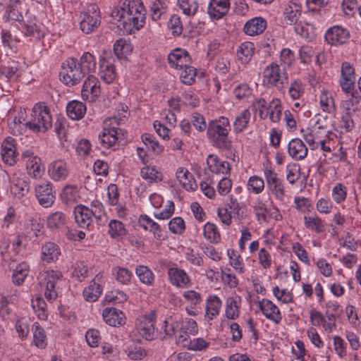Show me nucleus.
Returning <instances> with one entry per match:
<instances>
[{
	"mask_svg": "<svg viewBox=\"0 0 361 361\" xmlns=\"http://www.w3.org/2000/svg\"><path fill=\"white\" fill-rule=\"evenodd\" d=\"M111 17L121 22L126 31L132 32L144 25L145 9L140 0H123L112 11Z\"/></svg>",
	"mask_w": 361,
	"mask_h": 361,
	"instance_id": "obj_1",
	"label": "nucleus"
},
{
	"mask_svg": "<svg viewBox=\"0 0 361 361\" xmlns=\"http://www.w3.org/2000/svg\"><path fill=\"white\" fill-rule=\"evenodd\" d=\"M231 125L228 118L220 116L208 123L207 135L212 145L221 150L231 149V141L228 137Z\"/></svg>",
	"mask_w": 361,
	"mask_h": 361,
	"instance_id": "obj_2",
	"label": "nucleus"
},
{
	"mask_svg": "<svg viewBox=\"0 0 361 361\" xmlns=\"http://www.w3.org/2000/svg\"><path fill=\"white\" fill-rule=\"evenodd\" d=\"M128 113L123 111V115L114 116L104 120L103 130L98 135L101 147L104 149L114 147L120 139L121 129L118 126L126 121Z\"/></svg>",
	"mask_w": 361,
	"mask_h": 361,
	"instance_id": "obj_3",
	"label": "nucleus"
},
{
	"mask_svg": "<svg viewBox=\"0 0 361 361\" xmlns=\"http://www.w3.org/2000/svg\"><path fill=\"white\" fill-rule=\"evenodd\" d=\"M263 171L268 195L274 197L279 202V205L286 207L289 197L286 189L284 180L271 166L265 167Z\"/></svg>",
	"mask_w": 361,
	"mask_h": 361,
	"instance_id": "obj_4",
	"label": "nucleus"
},
{
	"mask_svg": "<svg viewBox=\"0 0 361 361\" xmlns=\"http://www.w3.org/2000/svg\"><path fill=\"white\" fill-rule=\"evenodd\" d=\"M62 277L60 271L52 269L42 270L39 273L38 283L44 291V295L47 301L51 302L58 298Z\"/></svg>",
	"mask_w": 361,
	"mask_h": 361,
	"instance_id": "obj_5",
	"label": "nucleus"
},
{
	"mask_svg": "<svg viewBox=\"0 0 361 361\" xmlns=\"http://www.w3.org/2000/svg\"><path fill=\"white\" fill-rule=\"evenodd\" d=\"M262 82L267 87L276 88L280 92H283L288 85V75L285 68L272 62L264 68Z\"/></svg>",
	"mask_w": 361,
	"mask_h": 361,
	"instance_id": "obj_6",
	"label": "nucleus"
},
{
	"mask_svg": "<svg viewBox=\"0 0 361 361\" xmlns=\"http://www.w3.org/2000/svg\"><path fill=\"white\" fill-rule=\"evenodd\" d=\"M52 126V117L47 106L42 104H35L31 113L29 121L25 126L33 132H45Z\"/></svg>",
	"mask_w": 361,
	"mask_h": 361,
	"instance_id": "obj_7",
	"label": "nucleus"
},
{
	"mask_svg": "<svg viewBox=\"0 0 361 361\" xmlns=\"http://www.w3.org/2000/svg\"><path fill=\"white\" fill-rule=\"evenodd\" d=\"M59 75L65 85L71 87L78 84L86 75L78 65V60L71 58L63 63Z\"/></svg>",
	"mask_w": 361,
	"mask_h": 361,
	"instance_id": "obj_8",
	"label": "nucleus"
},
{
	"mask_svg": "<svg viewBox=\"0 0 361 361\" xmlns=\"http://www.w3.org/2000/svg\"><path fill=\"white\" fill-rule=\"evenodd\" d=\"M21 159L25 164L27 173L30 178L37 180L42 176L44 169L42 165V160L32 150L23 151Z\"/></svg>",
	"mask_w": 361,
	"mask_h": 361,
	"instance_id": "obj_9",
	"label": "nucleus"
},
{
	"mask_svg": "<svg viewBox=\"0 0 361 361\" xmlns=\"http://www.w3.org/2000/svg\"><path fill=\"white\" fill-rule=\"evenodd\" d=\"M35 194L39 204L44 208L51 207L56 200L53 184L43 180L35 185Z\"/></svg>",
	"mask_w": 361,
	"mask_h": 361,
	"instance_id": "obj_10",
	"label": "nucleus"
},
{
	"mask_svg": "<svg viewBox=\"0 0 361 361\" xmlns=\"http://www.w3.org/2000/svg\"><path fill=\"white\" fill-rule=\"evenodd\" d=\"M101 23L99 8L95 4L87 6L82 13V19L80 23L81 30L89 34L98 27Z\"/></svg>",
	"mask_w": 361,
	"mask_h": 361,
	"instance_id": "obj_11",
	"label": "nucleus"
},
{
	"mask_svg": "<svg viewBox=\"0 0 361 361\" xmlns=\"http://www.w3.org/2000/svg\"><path fill=\"white\" fill-rule=\"evenodd\" d=\"M156 321V312L152 311L148 314L141 316L136 323L138 334L145 339L152 341L155 337L154 323Z\"/></svg>",
	"mask_w": 361,
	"mask_h": 361,
	"instance_id": "obj_12",
	"label": "nucleus"
},
{
	"mask_svg": "<svg viewBox=\"0 0 361 361\" xmlns=\"http://www.w3.org/2000/svg\"><path fill=\"white\" fill-rule=\"evenodd\" d=\"M49 177L55 182L63 181L70 174L68 164L62 159H57L51 161L47 166Z\"/></svg>",
	"mask_w": 361,
	"mask_h": 361,
	"instance_id": "obj_13",
	"label": "nucleus"
},
{
	"mask_svg": "<svg viewBox=\"0 0 361 361\" xmlns=\"http://www.w3.org/2000/svg\"><path fill=\"white\" fill-rule=\"evenodd\" d=\"M167 274L170 283L180 288H188L192 286V282L190 276L182 269H179L176 264L169 267Z\"/></svg>",
	"mask_w": 361,
	"mask_h": 361,
	"instance_id": "obj_14",
	"label": "nucleus"
},
{
	"mask_svg": "<svg viewBox=\"0 0 361 361\" xmlns=\"http://www.w3.org/2000/svg\"><path fill=\"white\" fill-rule=\"evenodd\" d=\"M1 156L3 162L9 166L16 164L18 152L16 149V141L13 137L8 136L4 138L1 143Z\"/></svg>",
	"mask_w": 361,
	"mask_h": 361,
	"instance_id": "obj_15",
	"label": "nucleus"
},
{
	"mask_svg": "<svg viewBox=\"0 0 361 361\" xmlns=\"http://www.w3.org/2000/svg\"><path fill=\"white\" fill-rule=\"evenodd\" d=\"M350 37V31L339 25L329 28L324 35L326 42L331 46L342 45L348 40Z\"/></svg>",
	"mask_w": 361,
	"mask_h": 361,
	"instance_id": "obj_16",
	"label": "nucleus"
},
{
	"mask_svg": "<svg viewBox=\"0 0 361 361\" xmlns=\"http://www.w3.org/2000/svg\"><path fill=\"white\" fill-rule=\"evenodd\" d=\"M355 69L348 62H343L341 65V78L339 85L345 93H350L355 90Z\"/></svg>",
	"mask_w": 361,
	"mask_h": 361,
	"instance_id": "obj_17",
	"label": "nucleus"
},
{
	"mask_svg": "<svg viewBox=\"0 0 361 361\" xmlns=\"http://www.w3.org/2000/svg\"><path fill=\"white\" fill-rule=\"evenodd\" d=\"M100 94V85L98 79L90 74L85 80L81 90V95L83 99L93 102Z\"/></svg>",
	"mask_w": 361,
	"mask_h": 361,
	"instance_id": "obj_18",
	"label": "nucleus"
},
{
	"mask_svg": "<svg viewBox=\"0 0 361 361\" xmlns=\"http://www.w3.org/2000/svg\"><path fill=\"white\" fill-rule=\"evenodd\" d=\"M169 66L175 69H182L186 65L191 64L192 59L189 53L183 49L177 48L168 55Z\"/></svg>",
	"mask_w": 361,
	"mask_h": 361,
	"instance_id": "obj_19",
	"label": "nucleus"
},
{
	"mask_svg": "<svg viewBox=\"0 0 361 361\" xmlns=\"http://www.w3.org/2000/svg\"><path fill=\"white\" fill-rule=\"evenodd\" d=\"M259 307L264 317L275 324H279L282 320L279 308L271 300L262 299L259 302Z\"/></svg>",
	"mask_w": 361,
	"mask_h": 361,
	"instance_id": "obj_20",
	"label": "nucleus"
},
{
	"mask_svg": "<svg viewBox=\"0 0 361 361\" xmlns=\"http://www.w3.org/2000/svg\"><path fill=\"white\" fill-rule=\"evenodd\" d=\"M230 8V0H210L207 13L214 20H219L226 16Z\"/></svg>",
	"mask_w": 361,
	"mask_h": 361,
	"instance_id": "obj_21",
	"label": "nucleus"
},
{
	"mask_svg": "<svg viewBox=\"0 0 361 361\" xmlns=\"http://www.w3.org/2000/svg\"><path fill=\"white\" fill-rule=\"evenodd\" d=\"M267 26V20L264 18L255 17L246 21L243 30L248 36H257L264 32Z\"/></svg>",
	"mask_w": 361,
	"mask_h": 361,
	"instance_id": "obj_22",
	"label": "nucleus"
},
{
	"mask_svg": "<svg viewBox=\"0 0 361 361\" xmlns=\"http://www.w3.org/2000/svg\"><path fill=\"white\" fill-rule=\"evenodd\" d=\"M22 74L20 64L18 61H8L0 66V79L16 80Z\"/></svg>",
	"mask_w": 361,
	"mask_h": 361,
	"instance_id": "obj_23",
	"label": "nucleus"
},
{
	"mask_svg": "<svg viewBox=\"0 0 361 361\" xmlns=\"http://www.w3.org/2000/svg\"><path fill=\"white\" fill-rule=\"evenodd\" d=\"M74 216L75 222L80 228H87L93 221V213L89 210V207L79 204L74 208Z\"/></svg>",
	"mask_w": 361,
	"mask_h": 361,
	"instance_id": "obj_24",
	"label": "nucleus"
},
{
	"mask_svg": "<svg viewBox=\"0 0 361 361\" xmlns=\"http://www.w3.org/2000/svg\"><path fill=\"white\" fill-rule=\"evenodd\" d=\"M181 324V317L178 314L168 315L161 327L164 334V338H172L176 333L180 330Z\"/></svg>",
	"mask_w": 361,
	"mask_h": 361,
	"instance_id": "obj_25",
	"label": "nucleus"
},
{
	"mask_svg": "<svg viewBox=\"0 0 361 361\" xmlns=\"http://www.w3.org/2000/svg\"><path fill=\"white\" fill-rule=\"evenodd\" d=\"M102 317L104 322L111 326H118L125 324L126 317L122 311L115 307H106Z\"/></svg>",
	"mask_w": 361,
	"mask_h": 361,
	"instance_id": "obj_26",
	"label": "nucleus"
},
{
	"mask_svg": "<svg viewBox=\"0 0 361 361\" xmlns=\"http://www.w3.org/2000/svg\"><path fill=\"white\" fill-rule=\"evenodd\" d=\"M102 275L99 274L96 275L90 281L89 286L84 288L82 295L84 299L87 302L96 301L102 293V287L99 284Z\"/></svg>",
	"mask_w": 361,
	"mask_h": 361,
	"instance_id": "obj_27",
	"label": "nucleus"
},
{
	"mask_svg": "<svg viewBox=\"0 0 361 361\" xmlns=\"http://www.w3.org/2000/svg\"><path fill=\"white\" fill-rule=\"evenodd\" d=\"M222 306V302L220 298L215 295H210L206 300L204 319L209 322L216 317L220 312Z\"/></svg>",
	"mask_w": 361,
	"mask_h": 361,
	"instance_id": "obj_28",
	"label": "nucleus"
},
{
	"mask_svg": "<svg viewBox=\"0 0 361 361\" xmlns=\"http://www.w3.org/2000/svg\"><path fill=\"white\" fill-rule=\"evenodd\" d=\"M288 154L295 160H302L306 157L308 149L299 138L292 139L288 145Z\"/></svg>",
	"mask_w": 361,
	"mask_h": 361,
	"instance_id": "obj_29",
	"label": "nucleus"
},
{
	"mask_svg": "<svg viewBox=\"0 0 361 361\" xmlns=\"http://www.w3.org/2000/svg\"><path fill=\"white\" fill-rule=\"evenodd\" d=\"M138 223L140 227L145 231L153 233L154 238L161 240L165 238L160 226L146 214L140 215Z\"/></svg>",
	"mask_w": 361,
	"mask_h": 361,
	"instance_id": "obj_30",
	"label": "nucleus"
},
{
	"mask_svg": "<svg viewBox=\"0 0 361 361\" xmlns=\"http://www.w3.org/2000/svg\"><path fill=\"white\" fill-rule=\"evenodd\" d=\"M101 79L107 84L112 83L116 78L115 66L111 59H102L99 61Z\"/></svg>",
	"mask_w": 361,
	"mask_h": 361,
	"instance_id": "obj_31",
	"label": "nucleus"
},
{
	"mask_svg": "<svg viewBox=\"0 0 361 361\" xmlns=\"http://www.w3.org/2000/svg\"><path fill=\"white\" fill-rule=\"evenodd\" d=\"M11 190L18 198L24 197L30 190V181L25 176L14 175L11 178Z\"/></svg>",
	"mask_w": 361,
	"mask_h": 361,
	"instance_id": "obj_32",
	"label": "nucleus"
},
{
	"mask_svg": "<svg viewBox=\"0 0 361 361\" xmlns=\"http://www.w3.org/2000/svg\"><path fill=\"white\" fill-rule=\"evenodd\" d=\"M176 178L184 189L188 191H195L197 188V184L188 169L180 167L176 173Z\"/></svg>",
	"mask_w": 361,
	"mask_h": 361,
	"instance_id": "obj_33",
	"label": "nucleus"
},
{
	"mask_svg": "<svg viewBox=\"0 0 361 361\" xmlns=\"http://www.w3.org/2000/svg\"><path fill=\"white\" fill-rule=\"evenodd\" d=\"M61 255V250L56 243L47 242L41 247V259L47 263L56 261Z\"/></svg>",
	"mask_w": 361,
	"mask_h": 361,
	"instance_id": "obj_34",
	"label": "nucleus"
},
{
	"mask_svg": "<svg viewBox=\"0 0 361 361\" xmlns=\"http://www.w3.org/2000/svg\"><path fill=\"white\" fill-rule=\"evenodd\" d=\"M207 164L209 171L214 173L227 174L230 171L228 162L220 160V159L214 154H209L207 157Z\"/></svg>",
	"mask_w": 361,
	"mask_h": 361,
	"instance_id": "obj_35",
	"label": "nucleus"
},
{
	"mask_svg": "<svg viewBox=\"0 0 361 361\" xmlns=\"http://www.w3.org/2000/svg\"><path fill=\"white\" fill-rule=\"evenodd\" d=\"M86 105L82 102L73 100L66 106L67 116L72 120H80L82 118L86 113Z\"/></svg>",
	"mask_w": 361,
	"mask_h": 361,
	"instance_id": "obj_36",
	"label": "nucleus"
},
{
	"mask_svg": "<svg viewBox=\"0 0 361 361\" xmlns=\"http://www.w3.org/2000/svg\"><path fill=\"white\" fill-rule=\"evenodd\" d=\"M141 177L149 183L163 180V173L156 166H145L140 169Z\"/></svg>",
	"mask_w": 361,
	"mask_h": 361,
	"instance_id": "obj_37",
	"label": "nucleus"
},
{
	"mask_svg": "<svg viewBox=\"0 0 361 361\" xmlns=\"http://www.w3.org/2000/svg\"><path fill=\"white\" fill-rule=\"evenodd\" d=\"M301 15V6L295 2H290L284 8L283 17L286 24L293 25L298 22Z\"/></svg>",
	"mask_w": 361,
	"mask_h": 361,
	"instance_id": "obj_38",
	"label": "nucleus"
},
{
	"mask_svg": "<svg viewBox=\"0 0 361 361\" xmlns=\"http://www.w3.org/2000/svg\"><path fill=\"white\" fill-rule=\"evenodd\" d=\"M240 298L238 295L226 298L225 315L229 319H235L240 314Z\"/></svg>",
	"mask_w": 361,
	"mask_h": 361,
	"instance_id": "obj_39",
	"label": "nucleus"
},
{
	"mask_svg": "<svg viewBox=\"0 0 361 361\" xmlns=\"http://www.w3.org/2000/svg\"><path fill=\"white\" fill-rule=\"evenodd\" d=\"M255 45L250 42H244L240 44L237 49V57L242 64L248 63L254 54Z\"/></svg>",
	"mask_w": 361,
	"mask_h": 361,
	"instance_id": "obj_40",
	"label": "nucleus"
},
{
	"mask_svg": "<svg viewBox=\"0 0 361 361\" xmlns=\"http://www.w3.org/2000/svg\"><path fill=\"white\" fill-rule=\"evenodd\" d=\"M349 94H350V97L341 102V107L344 111L355 114L360 110L358 104L361 102V94L355 90Z\"/></svg>",
	"mask_w": 361,
	"mask_h": 361,
	"instance_id": "obj_41",
	"label": "nucleus"
},
{
	"mask_svg": "<svg viewBox=\"0 0 361 361\" xmlns=\"http://www.w3.org/2000/svg\"><path fill=\"white\" fill-rule=\"evenodd\" d=\"M30 272V265L27 262L19 263L13 269L12 281L15 285H22Z\"/></svg>",
	"mask_w": 361,
	"mask_h": 361,
	"instance_id": "obj_42",
	"label": "nucleus"
},
{
	"mask_svg": "<svg viewBox=\"0 0 361 361\" xmlns=\"http://www.w3.org/2000/svg\"><path fill=\"white\" fill-rule=\"evenodd\" d=\"M33 334V343L39 348L44 349L47 345V338L44 329L38 322H34L32 326Z\"/></svg>",
	"mask_w": 361,
	"mask_h": 361,
	"instance_id": "obj_43",
	"label": "nucleus"
},
{
	"mask_svg": "<svg viewBox=\"0 0 361 361\" xmlns=\"http://www.w3.org/2000/svg\"><path fill=\"white\" fill-rule=\"evenodd\" d=\"M78 65L85 75H90L96 69L97 62L95 57L90 52H84L78 60Z\"/></svg>",
	"mask_w": 361,
	"mask_h": 361,
	"instance_id": "obj_44",
	"label": "nucleus"
},
{
	"mask_svg": "<svg viewBox=\"0 0 361 361\" xmlns=\"http://www.w3.org/2000/svg\"><path fill=\"white\" fill-rule=\"evenodd\" d=\"M135 274L140 281L143 284L152 286L154 283L155 276L152 271L147 266L138 265L135 268Z\"/></svg>",
	"mask_w": 361,
	"mask_h": 361,
	"instance_id": "obj_45",
	"label": "nucleus"
},
{
	"mask_svg": "<svg viewBox=\"0 0 361 361\" xmlns=\"http://www.w3.org/2000/svg\"><path fill=\"white\" fill-rule=\"evenodd\" d=\"M61 197L66 204L75 203L80 198V188L76 185H66L62 190Z\"/></svg>",
	"mask_w": 361,
	"mask_h": 361,
	"instance_id": "obj_46",
	"label": "nucleus"
},
{
	"mask_svg": "<svg viewBox=\"0 0 361 361\" xmlns=\"http://www.w3.org/2000/svg\"><path fill=\"white\" fill-rule=\"evenodd\" d=\"M142 142L147 148L155 155H160L164 152V147L159 144L156 137L150 133H144L141 136Z\"/></svg>",
	"mask_w": 361,
	"mask_h": 361,
	"instance_id": "obj_47",
	"label": "nucleus"
},
{
	"mask_svg": "<svg viewBox=\"0 0 361 361\" xmlns=\"http://www.w3.org/2000/svg\"><path fill=\"white\" fill-rule=\"evenodd\" d=\"M250 112L248 109H245L236 116L233 121V132L238 134L247 128L250 120Z\"/></svg>",
	"mask_w": 361,
	"mask_h": 361,
	"instance_id": "obj_48",
	"label": "nucleus"
},
{
	"mask_svg": "<svg viewBox=\"0 0 361 361\" xmlns=\"http://www.w3.org/2000/svg\"><path fill=\"white\" fill-rule=\"evenodd\" d=\"M304 224L307 228L317 233H321L325 230V226L323 221L317 214L312 216H305Z\"/></svg>",
	"mask_w": 361,
	"mask_h": 361,
	"instance_id": "obj_49",
	"label": "nucleus"
},
{
	"mask_svg": "<svg viewBox=\"0 0 361 361\" xmlns=\"http://www.w3.org/2000/svg\"><path fill=\"white\" fill-rule=\"evenodd\" d=\"M23 28L26 37H32L39 39L44 36L42 25L37 23L35 20H27L26 23H23Z\"/></svg>",
	"mask_w": 361,
	"mask_h": 361,
	"instance_id": "obj_50",
	"label": "nucleus"
},
{
	"mask_svg": "<svg viewBox=\"0 0 361 361\" xmlns=\"http://www.w3.org/2000/svg\"><path fill=\"white\" fill-rule=\"evenodd\" d=\"M108 233L113 239H118L127 233L124 224L117 219L110 220L108 224Z\"/></svg>",
	"mask_w": 361,
	"mask_h": 361,
	"instance_id": "obj_51",
	"label": "nucleus"
},
{
	"mask_svg": "<svg viewBox=\"0 0 361 361\" xmlns=\"http://www.w3.org/2000/svg\"><path fill=\"white\" fill-rule=\"evenodd\" d=\"M301 132L302 133L303 138L312 149L317 147L319 144L321 145H324L325 140H321L319 137L317 135L318 130L316 128L302 129Z\"/></svg>",
	"mask_w": 361,
	"mask_h": 361,
	"instance_id": "obj_52",
	"label": "nucleus"
},
{
	"mask_svg": "<svg viewBox=\"0 0 361 361\" xmlns=\"http://www.w3.org/2000/svg\"><path fill=\"white\" fill-rule=\"evenodd\" d=\"M66 216L61 212H56L47 217V224L50 229H60L66 223Z\"/></svg>",
	"mask_w": 361,
	"mask_h": 361,
	"instance_id": "obj_53",
	"label": "nucleus"
},
{
	"mask_svg": "<svg viewBox=\"0 0 361 361\" xmlns=\"http://www.w3.org/2000/svg\"><path fill=\"white\" fill-rule=\"evenodd\" d=\"M294 30L297 35L305 39H312L314 35V26L305 21H298L294 24Z\"/></svg>",
	"mask_w": 361,
	"mask_h": 361,
	"instance_id": "obj_54",
	"label": "nucleus"
},
{
	"mask_svg": "<svg viewBox=\"0 0 361 361\" xmlns=\"http://www.w3.org/2000/svg\"><path fill=\"white\" fill-rule=\"evenodd\" d=\"M179 70L180 71L179 74L180 82L186 85H191L195 80L197 69L189 64Z\"/></svg>",
	"mask_w": 361,
	"mask_h": 361,
	"instance_id": "obj_55",
	"label": "nucleus"
},
{
	"mask_svg": "<svg viewBox=\"0 0 361 361\" xmlns=\"http://www.w3.org/2000/svg\"><path fill=\"white\" fill-rule=\"evenodd\" d=\"M282 114L281 102L279 99L274 98L269 104L268 115L274 123H278Z\"/></svg>",
	"mask_w": 361,
	"mask_h": 361,
	"instance_id": "obj_56",
	"label": "nucleus"
},
{
	"mask_svg": "<svg viewBox=\"0 0 361 361\" xmlns=\"http://www.w3.org/2000/svg\"><path fill=\"white\" fill-rule=\"evenodd\" d=\"M228 256L231 266L240 274L245 271L243 259L240 254L235 250H228Z\"/></svg>",
	"mask_w": 361,
	"mask_h": 361,
	"instance_id": "obj_57",
	"label": "nucleus"
},
{
	"mask_svg": "<svg viewBox=\"0 0 361 361\" xmlns=\"http://www.w3.org/2000/svg\"><path fill=\"white\" fill-rule=\"evenodd\" d=\"M204 238L210 243H217L221 239V235L217 226L212 223L207 222L203 229Z\"/></svg>",
	"mask_w": 361,
	"mask_h": 361,
	"instance_id": "obj_58",
	"label": "nucleus"
},
{
	"mask_svg": "<svg viewBox=\"0 0 361 361\" xmlns=\"http://www.w3.org/2000/svg\"><path fill=\"white\" fill-rule=\"evenodd\" d=\"M252 207L255 214L256 219L259 223L266 222L267 221V209L265 203L260 199H257L253 202Z\"/></svg>",
	"mask_w": 361,
	"mask_h": 361,
	"instance_id": "obj_59",
	"label": "nucleus"
},
{
	"mask_svg": "<svg viewBox=\"0 0 361 361\" xmlns=\"http://www.w3.org/2000/svg\"><path fill=\"white\" fill-rule=\"evenodd\" d=\"M319 104L323 111L332 113L335 110L334 100L331 92L324 90L319 96Z\"/></svg>",
	"mask_w": 361,
	"mask_h": 361,
	"instance_id": "obj_60",
	"label": "nucleus"
},
{
	"mask_svg": "<svg viewBox=\"0 0 361 361\" xmlns=\"http://www.w3.org/2000/svg\"><path fill=\"white\" fill-rule=\"evenodd\" d=\"M225 207H228V210L233 214L234 219H239L243 217V212L242 211V207L238 202L237 198H235L233 195H230L228 196L225 204Z\"/></svg>",
	"mask_w": 361,
	"mask_h": 361,
	"instance_id": "obj_61",
	"label": "nucleus"
},
{
	"mask_svg": "<svg viewBox=\"0 0 361 361\" xmlns=\"http://www.w3.org/2000/svg\"><path fill=\"white\" fill-rule=\"evenodd\" d=\"M115 54L118 57H123L133 51L131 44L126 39L121 38L117 39L114 45Z\"/></svg>",
	"mask_w": 361,
	"mask_h": 361,
	"instance_id": "obj_62",
	"label": "nucleus"
},
{
	"mask_svg": "<svg viewBox=\"0 0 361 361\" xmlns=\"http://www.w3.org/2000/svg\"><path fill=\"white\" fill-rule=\"evenodd\" d=\"M264 180L262 178L254 175L249 178L247 188L249 191L257 195L264 190Z\"/></svg>",
	"mask_w": 361,
	"mask_h": 361,
	"instance_id": "obj_63",
	"label": "nucleus"
},
{
	"mask_svg": "<svg viewBox=\"0 0 361 361\" xmlns=\"http://www.w3.org/2000/svg\"><path fill=\"white\" fill-rule=\"evenodd\" d=\"M32 307L39 319H47L48 315L47 304L42 297L39 296L32 300Z\"/></svg>",
	"mask_w": 361,
	"mask_h": 361,
	"instance_id": "obj_64",
	"label": "nucleus"
}]
</instances>
